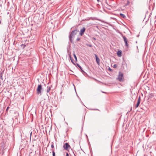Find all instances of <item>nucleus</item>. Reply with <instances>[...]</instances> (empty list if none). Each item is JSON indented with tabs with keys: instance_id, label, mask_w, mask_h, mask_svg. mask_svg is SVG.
Returning <instances> with one entry per match:
<instances>
[{
	"instance_id": "1",
	"label": "nucleus",
	"mask_w": 156,
	"mask_h": 156,
	"mask_svg": "<svg viewBox=\"0 0 156 156\" xmlns=\"http://www.w3.org/2000/svg\"><path fill=\"white\" fill-rule=\"evenodd\" d=\"M77 32V31L76 30H75L73 31L70 34L69 36V38L71 42L72 41V38L73 37H74L75 35L76 34Z\"/></svg>"
},
{
	"instance_id": "2",
	"label": "nucleus",
	"mask_w": 156,
	"mask_h": 156,
	"mask_svg": "<svg viewBox=\"0 0 156 156\" xmlns=\"http://www.w3.org/2000/svg\"><path fill=\"white\" fill-rule=\"evenodd\" d=\"M42 86L41 85H39L38 86L37 89V94L38 95H41V94Z\"/></svg>"
},
{
	"instance_id": "3",
	"label": "nucleus",
	"mask_w": 156,
	"mask_h": 156,
	"mask_svg": "<svg viewBox=\"0 0 156 156\" xmlns=\"http://www.w3.org/2000/svg\"><path fill=\"white\" fill-rule=\"evenodd\" d=\"M123 77V74L119 72V75L118 76V80L120 82L122 81V78Z\"/></svg>"
},
{
	"instance_id": "4",
	"label": "nucleus",
	"mask_w": 156,
	"mask_h": 156,
	"mask_svg": "<svg viewBox=\"0 0 156 156\" xmlns=\"http://www.w3.org/2000/svg\"><path fill=\"white\" fill-rule=\"evenodd\" d=\"M63 148L64 149L66 150H67L68 149H69L70 148V146L69 145L68 143H65L64 145L63 146Z\"/></svg>"
},
{
	"instance_id": "5",
	"label": "nucleus",
	"mask_w": 156,
	"mask_h": 156,
	"mask_svg": "<svg viewBox=\"0 0 156 156\" xmlns=\"http://www.w3.org/2000/svg\"><path fill=\"white\" fill-rule=\"evenodd\" d=\"M122 37H123V39L124 42L125 43V46L128 48V46H129V45H128V42H127L128 41H127V39L124 36H122Z\"/></svg>"
},
{
	"instance_id": "6",
	"label": "nucleus",
	"mask_w": 156,
	"mask_h": 156,
	"mask_svg": "<svg viewBox=\"0 0 156 156\" xmlns=\"http://www.w3.org/2000/svg\"><path fill=\"white\" fill-rule=\"evenodd\" d=\"M85 28L84 27H83L80 30V34L81 36H82L84 32L85 31Z\"/></svg>"
},
{
	"instance_id": "7",
	"label": "nucleus",
	"mask_w": 156,
	"mask_h": 156,
	"mask_svg": "<svg viewBox=\"0 0 156 156\" xmlns=\"http://www.w3.org/2000/svg\"><path fill=\"white\" fill-rule=\"evenodd\" d=\"M140 97H139L137 101V104L134 106V107L135 108H137L138 107L139 105H140Z\"/></svg>"
},
{
	"instance_id": "8",
	"label": "nucleus",
	"mask_w": 156,
	"mask_h": 156,
	"mask_svg": "<svg viewBox=\"0 0 156 156\" xmlns=\"http://www.w3.org/2000/svg\"><path fill=\"white\" fill-rule=\"evenodd\" d=\"M96 58V62L98 65L100 64V60L98 57V56L96 54H94Z\"/></svg>"
},
{
	"instance_id": "9",
	"label": "nucleus",
	"mask_w": 156,
	"mask_h": 156,
	"mask_svg": "<svg viewBox=\"0 0 156 156\" xmlns=\"http://www.w3.org/2000/svg\"><path fill=\"white\" fill-rule=\"evenodd\" d=\"M51 86H48L47 87V93H48L51 90Z\"/></svg>"
},
{
	"instance_id": "10",
	"label": "nucleus",
	"mask_w": 156,
	"mask_h": 156,
	"mask_svg": "<svg viewBox=\"0 0 156 156\" xmlns=\"http://www.w3.org/2000/svg\"><path fill=\"white\" fill-rule=\"evenodd\" d=\"M117 54L120 57L121 56V51H118L117 52Z\"/></svg>"
},
{
	"instance_id": "11",
	"label": "nucleus",
	"mask_w": 156,
	"mask_h": 156,
	"mask_svg": "<svg viewBox=\"0 0 156 156\" xmlns=\"http://www.w3.org/2000/svg\"><path fill=\"white\" fill-rule=\"evenodd\" d=\"M77 65L81 69V70L83 71V70L82 69V68L81 67L80 65L79 64H77Z\"/></svg>"
},
{
	"instance_id": "12",
	"label": "nucleus",
	"mask_w": 156,
	"mask_h": 156,
	"mask_svg": "<svg viewBox=\"0 0 156 156\" xmlns=\"http://www.w3.org/2000/svg\"><path fill=\"white\" fill-rule=\"evenodd\" d=\"M149 9L150 10H151V9L152 10L153 9V7L151 6V5H149Z\"/></svg>"
},
{
	"instance_id": "13",
	"label": "nucleus",
	"mask_w": 156,
	"mask_h": 156,
	"mask_svg": "<svg viewBox=\"0 0 156 156\" xmlns=\"http://www.w3.org/2000/svg\"><path fill=\"white\" fill-rule=\"evenodd\" d=\"M120 15L121 16V17H122L123 18H124L125 17V15L124 14H123L122 13H120Z\"/></svg>"
},
{
	"instance_id": "14",
	"label": "nucleus",
	"mask_w": 156,
	"mask_h": 156,
	"mask_svg": "<svg viewBox=\"0 0 156 156\" xmlns=\"http://www.w3.org/2000/svg\"><path fill=\"white\" fill-rule=\"evenodd\" d=\"M73 56H74V57L75 58V59L76 60V61H77V57L75 55V54H73Z\"/></svg>"
},
{
	"instance_id": "15",
	"label": "nucleus",
	"mask_w": 156,
	"mask_h": 156,
	"mask_svg": "<svg viewBox=\"0 0 156 156\" xmlns=\"http://www.w3.org/2000/svg\"><path fill=\"white\" fill-rule=\"evenodd\" d=\"M52 155L53 156H55V153L53 151H52Z\"/></svg>"
},
{
	"instance_id": "16",
	"label": "nucleus",
	"mask_w": 156,
	"mask_h": 156,
	"mask_svg": "<svg viewBox=\"0 0 156 156\" xmlns=\"http://www.w3.org/2000/svg\"><path fill=\"white\" fill-rule=\"evenodd\" d=\"M113 66L114 68H116V67H117V65L115 64Z\"/></svg>"
},
{
	"instance_id": "17",
	"label": "nucleus",
	"mask_w": 156,
	"mask_h": 156,
	"mask_svg": "<svg viewBox=\"0 0 156 156\" xmlns=\"http://www.w3.org/2000/svg\"><path fill=\"white\" fill-rule=\"evenodd\" d=\"M80 38H77L76 39V40H77V41H80Z\"/></svg>"
},
{
	"instance_id": "18",
	"label": "nucleus",
	"mask_w": 156,
	"mask_h": 156,
	"mask_svg": "<svg viewBox=\"0 0 156 156\" xmlns=\"http://www.w3.org/2000/svg\"><path fill=\"white\" fill-rule=\"evenodd\" d=\"M70 59L71 60V61L73 63H74L73 62V60L71 58V57H70Z\"/></svg>"
},
{
	"instance_id": "19",
	"label": "nucleus",
	"mask_w": 156,
	"mask_h": 156,
	"mask_svg": "<svg viewBox=\"0 0 156 156\" xmlns=\"http://www.w3.org/2000/svg\"><path fill=\"white\" fill-rule=\"evenodd\" d=\"M51 147L52 148H53L54 147V146L53 144H52L51 146Z\"/></svg>"
},
{
	"instance_id": "20",
	"label": "nucleus",
	"mask_w": 156,
	"mask_h": 156,
	"mask_svg": "<svg viewBox=\"0 0 156 156\" xmlns=\"http://www.w3.org/2000/svg\"><path fill=\"white\" fill-rule=\"evenodd\" d=\"M152 96H153V94L152 95V94H151V96H149V98H151Z\"/></svg>"
},
{
	"instance_id": "21",
	"label": "nucleus",
	"mask_w": 156,
	"mask_h": 156,
	"mask_svg": "<svg viewBox=\"0 0 156 156\" xmlns=\"http://www.w3.org/2000/svg\"><path fill=\"white\" fill-rule=\"evenodd\" d=\"M9 107H8L7 108H6V111H8V109H9Z\"/></svg>"
},
{
	"instance_id": "22",
	"label": "nucleus",
	"mask_w": 156,
	"mask_h": 156,
	"mask_svg": "<svg viewBox=\"0 0 156 156\" xmlns=\"http://www.w3.org/2000/svg\"><path fill=\"white\" fill-rule=\"evenodd\" d=\"M66 156H69V154L67 153L66 154Z\"/></svg>"
},
{
	"instance_id": "23",
	"label": "nucleus",
	"mask_w": 156,
	"mask_h": 156,
	"mask_svg": "<svg viewBox=\"0 0 156 156\" xmlns=\"http://www.w3.org/2000/svg\"><path fill=\"white\" fill-rule=\"evenodd\" d=\"M88 46L90 47H92V45L90 44H89Z\"/></svg>"
},
{
	"instance_id": "24",
	"label": "nucleus",
	"mask_w": 156,
	"mask_h": 156,
	"mask_svg": "<svg viewBox=\"0 0 156 156\" xmlns=\"http://www.w3.org/2000/svg\"><path fill=\"white\" fill-rule=\"evenodd\" d=\"M31 134H32V132L30 134V137H31Z\"/></svg>"
},
{
	"instance_id": "25",
	"label": "nucleus",
	"mask_w": 156,
	"mask_h": 156,
	"mask_svg": "<svg viewBox=\"0 0 156 156\" xmlns=\"http://www.w3.org/2000/svg\"><path fill=\"white\" fill-rule=\"evenodd\" d=\"M93 39H94V40H96V39H95V38H94H94H93Z\"/></svg>"
},
{
	"instance_id": "26",
	"label": "nucleus",
	"mask_w": 156,
	"mask_h": 156,
	"mask_svg": "<svg viewBox=\"0 0 156 156\" xmlns=\"http://www.w3.org/2000/svg\"><path fill=\"white\" fill-rule=\"evenodd\" d=\"M148 12H147V14Z\"/></svg>"
},
{
	"instance_id": "27",
	"label": "nucleus",
	"mask_w": 156,
	"mask_h": 156,
	"mask_svg": "<svg viewBox=\"0 0 156 156\" xmlns=\"http://www.w3.org/2000/svg\"><path fill=\"white\" fill-rule=\"evenodd\" d=\"M97 1H99V0H97Z\"/></svg>"
}]
</instances>
